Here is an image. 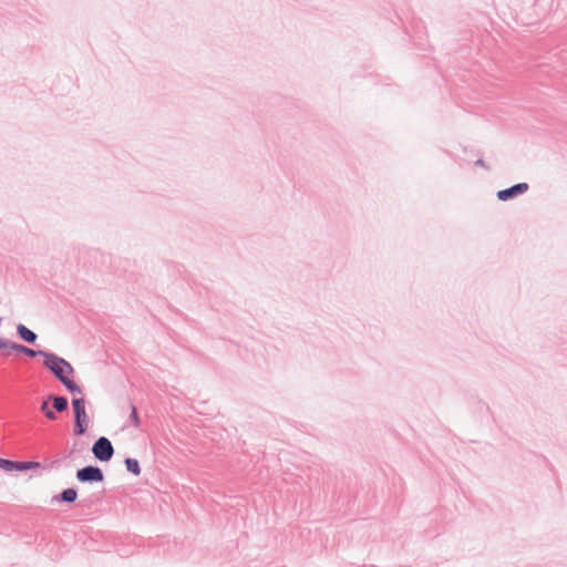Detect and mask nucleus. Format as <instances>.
Instances as JSON below:
<instances>
[{
    "mask_svg": "<svg viewBox=\"0 0 567 567\" xmlns=\"http://www.w3.org/2000/svg\"><path fill=\"white\" fill-rule=\"evenodd\" d=\"M53 406L56 411L62 412L66 409L68 401L62 396H55L53 398Z\"/></svg>",
    "mask_w": 567,
    "mask_h": 567,
    "instance_id": "9",
    "label": "nucleus"
},
{
    "mask_svg": "<svg viewBox=\"0 0 567 567\" xmlns=\"http://www.w3.org/2000/svg\"><path fill=\"white\" fill-rule=\"evenodd\" d=\"M130 419H131V422H132V425L134 427H138L140 426V417H138V413H137V410L135 406H131V414H130Z\"/></svg>",
    "mask_w": 567,
    "mask_h": 567,
    "instance_id": "11",
    "label": "nucleus"
},
{
    "mask_svg": "<svg viewBox=\"0 0 567 567\" xmlns=\"http://www.w3.org/2000/svg\"><path fill=\"white\" fill-rule=\"evenodd\" d=\"M527 190H528V184L519 183V184H516L507 189L499 190L497 193V198L499 200L505 202V200H508L517 195L524 194Z\"/></svg>",
    "mask_w": 567,
    "mask_h": 567,
    "instance_id": "5",
    "label": "nucleus"
},
{
    "mask_svg": "<svg viewBox=\"0 0 567 567\" xmlns=\"http://www.w3.org/2000/svg\"><path fill=\"white\" fill-rule=\"evenodd\" d=\"M44 363L70 392L81 394V389L70 378L74 370L68 361L54 354H49Z\"/></svg>",
    "mask_w": 567,
    "mask_h": 567,
    "instance_id": "1",
    "label": "nucleus"
},
{
    "mask_svg": "<svg viewBox=\"0 0 567 567\" xmlns=\"http://www.w3.org/2000/svg\"><path fill=\"white\" fill-rule=\"evenodd\" d=\"M17 331H18V334L20 336V338L27 342L32 343L37 339V334L23 324H18Z\"/></svg>",
    "mask_w": 567,
    "mask_h": 567,
    "instance_id": "7",
    "label": "nucleus"
},
{
    "mask_svg": "<svg viewBox=\"0 0 567 567\" xmlns=\"http://www.w3.org/2000/svg\"><path fill=\"white\" fill-rule=\"evenodd\" d=\"M93 454L100 461H109L114 453L111 442L106 437H100L93 445Z\"/></svg>",
    "mask_w": 567,
    "mask_h": 567,
    "instance_id": "3",
    "label": "nucleus"
},
{
    "mask_svg": "<svg viewBox=\"0 0 567 567\" xmlns=\"http://www.w3.org/2000/svg\"><path fill=\"white\" fill-rule=\"evenodd\" d=\"M78 478L82 482L95 481L100 482L103 480L102 471L97 467L87 466L80 470L76 474Z\"/></svg>",
    "mask_w": 567,
    "mask_h": 567,
    "instance_id": "6",
    "label": "nucleus"
},
{
    "mask_svg": "<svg viewBox=\"0 0 567 567\" xmlns=\"http://www.w3.org/2000/svg\"><path fill=\"white\" fill-rule=\"evenodd\" d=\"M40 464L38 462H14L0 457V468L7 472L13 471H28L38 468Z\"/></svg>",
    "mask_w": 567,
    "mask_h": 567,
    "instance_id": "4",
    "label": "nucleus"
},
{
    "mask_svg": "<svg viewBox=\"0 0 567 567\" xmlns=\"http://www.w3.org/2000/svg\"><path fill=\"white\" fill-rule=\"evenodd\" d=\"M76 496H78V493L75 489L73 488H68L65 491H63L61 497L64 502H74L76 499Z\"/></svg>",
    "mask_w": 567,
    "mask_h": 567,
    "instance_id": "10",
    "label": "nucleus"
},
{
    "mask_svg": "<svg viewBox=\"0 0 567 567\" xmlns=\"http://www.w3.org/2000/svg\"><path fill=\"white\" fill-rule=\"evenodd\" d=\"M13 347H18V343L11 342L7 339H0V350H7L11 349L13 350Z\"/></svg>",
    "mask_w": 567,
    "mask_h": 567,
    "instance_id": "14",
    "label": "nucleus"
},
{
    "mask_svg": "<svg viewBox=\"0 0 567 567\" xmlns=\"http://www.w3.org/2000/svg\"><path fill=\"white\" fill-rule=\"evenodd\" d=\"M41 411L45 414V416L50 420H55V414L52 410L49 409L48 402H43L41 405Z\"/></svg>",
    "mask_w": 567,
    "mask_h": 567,
    "instance_id": "13",
    "label": "nucleus"
},
{
    "mask_svg": "<svg viewBox=\"0 0 567 567\" xmlns=\"http://www.w3.org/2000/svg\"><path fill=\"white\" fill-rule=\"evenodd\" d=\"M125 465H126L127 471L132 472L134 475L137 476L141 474V467H140V463L137 460L126 458Z\"/></svg>",
    "mask_w": 567,
    "mask_h": 567,
    "instance_id": "8",
    "label": "nucleus"
},
{
    "mask_svg": "<svg viewBox=\"0 0 567 567\" xmlns=\"http://www.w3.org/2000/svg\"><path fill=\"white\" fill-rule=\"evenodd\" d=\"M72 406L75 416V429L74 432L78 435H82L86 431L87 426V414L85 411V400L83 398H76L72 401Z\"/></svg>",
    "mask_w": 567,
    "mask_h": 567,
    "instance_id": "2",
    "label": "nucleus"
},
{
    "mask_svg": "<svg viewBox=\"0 0 567 567\" xmlns=\"http://www.w3.org/2000/svg\"><path fill=\"white\" fill-rule=\"evenodd\" d=\"M13 350L18 351V352H22V353H25L29 357H35L37 352L32 349H29L24 346H21V344H18V347H13Z\"/></svg>",
    "mask_w": 567,
    "mask_h": 567,
    "instance_id": "12",
    "label": "nucleus"
}]
</instances>
